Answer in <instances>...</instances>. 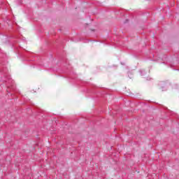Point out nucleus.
Masks as SVG:
<instances>
[{"mask_svg": "<svg viewBox=\"0 0 179 179\" xmlns=\"http://www.w3.org/2000/svg\"><path fill=\"white\" fill-rule=\"evenodd\" d=\"M158 85L162 92H166V90H167V88L169 87V84L164 81L160 82Z\"/></svg>", "mask_w": 179, "mask_h": 179, "instance_id": "obj_1", "label": "nucleus"}, {"mask_svg": "<svg viewBox=\"0 0 179 179\" xmlns=\"http://www.w3.org/2000/svg\"><path fill=\"white\" fill-rule=\"evenodd\" d=\"M7 83L9 84L8 85V88L12 89L13 90V89H15V82L13 81V80H11L9 77L8 78Z\"/></svg>", "mask_w": 179, "mask_h": 179, "instance_id": "obj_2", "label": "nucleus"}, {"mask_svg": "<svg viewBox=\"0 0 179 179\" xmlns=\"http://www.w3.org/2000/svg\"><path fill=\"white\" fill-rule=\"evenodd\" d=\"M140 73L141 76H145V75H146V71H145V70H140Z\"/></svg>", "mask_w": 179, "mask_h": 179, "instance_id": "obj_3", "label": "nucleus"}, {"mask_svg": "<svg viewBox=\"0 0 179 179\" xmlns=\"http://www.w3.org/2000/svg\"><path fill=\"white\" fill-rule=\"evenodd\" d=\"M129 20H126L125 23H128Z\"/></svg>", "mask_w": 179, "mask_h": 179, "instance_id": "obj_4", "label": "nucleus"}]
</instances>
